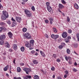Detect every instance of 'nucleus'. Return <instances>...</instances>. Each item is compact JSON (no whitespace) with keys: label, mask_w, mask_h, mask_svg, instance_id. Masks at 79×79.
<instances>
[{"label":"nucleus","mask_w":79,"mask_h":79,"mask_svg":"<svg viewBox=\"0 0 79 79\" xmlns=\"http://www.w3.org/2000/svg\"><path fill=\"white\" fill-rule=\"evenodd\" d=\"M11 20H12V21L13 23H15V22L16 23V20H15V19H13V18L12 17V19Z\"/></svg>","instance_id":"2f4dec72"},{"label":"nucleus","mask_w":79,"mask_h":79,"mask_svg":"<svg viewBox=\"0 0 79 79\" xmlns=\"http://www.w3.org/2000/svg\"><path fill=\"white\" fill-rule=\"evenodd\" d=\"M65 58L66 61H68V56H66L65 57Z\"/></svg>","instance_id":"de8ad7c7"},{"label":"nucleus","mask_w":79,"mask_h":79,"mask_svg":"<svg viewBox=\"0 0 79 79\" xmlns=\"http://www.w3.org/2000/svg\"><path fill=\"white\" fill-rule=\"evenodd\" d=\"M23 71H25V72H26V74H29V72L32 71L30 69L27 68H24V69H23Z\"/></svg>","instance_id":"20e7f679"},{"label":"nucleus","mask_w":79,"mask_h":79,"mask_svg":"<svg viewBox=\"0 0 79 79\" xmlns=\"http://www.w3.org/2000/svg\"><path fill=\"white\" fill-rule=\"evenodd\" d=\"M3 31V27H0V32H2Z\"/></svg>","instance_id":"4c0bfd02"},{"label":"nucleus","mask_w":79,"mask_h":79,"mask_svg":"<svg viewBox=\"0 0 79 79\" xmlns=\"http://www.w3.org/2000/svg\"><path fill=\"white\" fill-rule=\"evenodd\" d=\"M68 33H69V34H71L72 33V30L71 29L68 30Z\"/></svg>","instance_id":"393cba45"},{"label":"nucleus","mask_w":79,"mask_h":79,"mask_svg":"<svg viewBox=\"0 0 79 79\" xmlns=\"http://www.w3.org/2000/svg\"><path fill=\"white\" fill-rule=\"evenodd\" d=\"M77 41H78V42L79 41V33H77Z\"/></svg>","instance_id":"a878e982"},{"label":"nucleus","mask_w":79,"mask_h":79,"mask_svg":"<svg viewBox=\"0 0 79 79\" xmlns=\"http://www.w3.org/2000/svg\"><path fill=\"white\" fill-rule=\"evenodd\" d=\"M31 53H32V54H34V53H35V51L34 50L32 51H31Z\"/></svg>","instance_id":"4d7b16f0"},{"label":"nucleus","mask_w":79,"mask_h":79,"mask_svg":"<svg viewBox=\"0 0 79 79\" xmlns=\"http://www.w3.org/2000/svg\"><path fill=\"white\" fill-rule=\"evenodd\" d=\"M25 45L27 47V48L31 47V44H30L27 41H26L25 42Z\"/></svg>","instance_id":"6e6552de"},{"label":"nucleus","mask_w":79,"mask_h":79,"mask_svg":"<svg viewBox=\"0 0 79 79\" xmlns=\"http://www.w3.org/2000/svg\"><path fill=\"white\" fill-rule=\"evenodd\" d=\"M55 35L54 34H52L51 35V37L52 39H55Z\"/></svg>","instance_id":"a19ab883"},{"label":"nucleus","mask_w":79,"mask_h":79,"mask_svg":"<svg viewBox=\"0 0 79 79\" xmlns=\"http://www.w3.org/2000/svg\"><path fill=\"white\" fill-rule=\"evenodd\" d=\"M34 41L33 40H31L30 42V44H34Z\"/></svg>","instance_id":"72a5a7b5"},{"label":"nucleus","mask_w":79,"mask_h":79,"mask_svg":"<svg viewBox=\"0 0 79 79\" xmlns=\"http://www.w3.org/2000/svg\"><path fill=\"white\" fill-rule=\"evenodd\" d=\"M69 39L68 38H66L65 40V42L66 43H68L69 42Z\"/></svg>","instance_id":"c9c22d12"},{"label":"nucleus","mask_w":79,"mask_h":79,"mask_svg":"<svg viewBox=\"0 0 79 79\" xmlns=\"http://www.w3.org/2000/svg\"><path fill=\"white\" fill-rule=\"evenodd\" d=\"M68 39H71V36H69L68 37Z\"/></svg>","instance_id":"0e129e2a"},{"label":"nucleus","mask_w":79,"mask_h":79,"mask_svg":"<svg viewBox=\"0 0 79 79\" xmlns=\"http://www.w3.org/2000/svg\"><path fill=\"white\" fill-rule=\"evenodd\" d=\"M15 20H16L18 23H21L22 19L21 18L19 17H15Z\"/></svg>","instance_id":"0eeeda50"},{"label":"nucleus","mask_w":79,"mask_h":79,"mask_svg":"<svg viewBox=\"0 0 79 79\" xmlns=\"http://www.w3.org/2000/svg\"><path fill=\"white\" fill-rule=\"evenodd\" d=\"M21 71V68H20V67H18L17 68V72L18 73H20Z\"/></svg>","instance_id":"a211bd4d"},{"label":"nucleus","mask_w":79,"mask_h":79,"mask_svg":"<svg viewBox=\"0 0 79 79\" xmlns=\"http://www.w3.org/2000/svg\"><path fill=\"white\" fill-rule=\"evenodd\" d=\"M25 37L27 38V39H30L31 37V35L29 33H27L25 34Z\"/></svg>","instance_id":"39448f33"},{"label":"nucleus","mask_w":79,"mask_h":79,"mask_svg":"<svg viewBox=\"0 0 79 79\" xmlns=\"http://www.w3.org/2000/svg\"><path fill=\"white\" fill-rule=\"evenodd\" d=\"M65 73H66L65 74L69 75L68 74V71L67 70L65 71Z\"/></svg>","instance_id":"8fccbe9b"},{"label":"nucleus","mask_w":79,"mask_h":79,"mask_svg":"<svg viewBox=\"0 0 79 79\" xmlns=\"http://www.w3.org/2000/svg\"><path fill=\"white\" fill-rule=\"evenodd\" d=\"M14 79H21L20 77H19L17 78L16 77H14Z\"/></svg>","instance_id":"49530a36"},{"label":"nucleus","mask_w":79,"mask_h":79,"mask_svg":"<svg viewBox=\"0 0 79 79\" xmlns=\"http://www.w3.org/2000/svg\"><path fill=\"white\" fill-rule=\"evenodd\" d=\"M53 31L54 32H57V30H56V29L55 28H53Z\"/></svg>","instance_id":"c756f323"},{"label":"nucleus","mask_w":79,"mask_h":79,"mask_svg":"<svg viewBox=\"0 0 79 79\" xmlns=\"http://www.w3.org/2000/svg\"><path fill=\"white\" fill-rule=\"evenodd\" d=\"M6 31V28L5 27H3V31Z\"/></svg>","instance_id":"58836bf2"},{"label":"nucleus","mask_w":79,"mask_h":79,"mask_svg":"<svg viewBox=\"0 0 79 79\" xmlns=\"http://www.w3.org/2000/svg\"><path fill=\"white\" fill-rule=\"evenodd\" d=\"M3 9V6H2V5L0 3V9Z\"/></svg>","instance_id":"3c124183"},{"label":"nucleus","mask_w":79,"mask_h":79,"mask_svg":"<svg viewBox=\"0 0 79 79\" xmlns=\"http://www.w3.org/2000/svg\"><path fill=\"white\" fill-rule=\"evenodd\" d=\"M73 71L74 72H76L77 71V70L75 69V68H73Z\"/></svg>","instance_id":"864d4df0"},{"label":"nucleus","mask_w":79,"mask_h":79,"mask_svg":"<svg viewBox=\"0 0 79 79\" xmlns=\"http://www.w3.org/2000/svg\"><path fill=\"white\" fill-rule=\"evenodd\" d=\"M46 4L47 5V6H50V3L48 2L46 3Z\"/></svg>","instance_id":"e433bc0d"},{"label":"nucleus","mask_w":79,"mask_h":79,"mask_svg":"<svg viewBox=\"0 0 79 79\" xmlns=\"http://www.w3.org/2000/svg\"><path fill=\"white\" fill-rule=\"evenodd\" d=\"M31 23L32 24L31 26H32L33 27H34V22L33 21Z\"/></svg>","instance_id":"69168bd1"},{"label":"nucleus","mask_w":79,"mask_h":79,"mask_svg":"<svg viewBox=\"0 0 79 79\" xmlns=\"http://www.w3.org/2000/svg\"><path fill=\"white\" fill-rule=\"evenodd\" d=\"M7 23L8 24H11V21H10V20H7L6 21Z\"/></svg>","instance_id":"f704fd0d"},{"label":"nucleus","mask_w":79,"mask_h":79,"mask_svg":"<svg viewBox=\"0 0 79 79\" xmlns=\"http://www.w3.org/2000/svg\"><path fill=\"white\" fill-rule=\"evenodd\" d=\"M26 77L28 79H31V76L30 75H27L26 76Z\"/></svg>","instance_id":"bb28decb"},{"label":"nucleus","mask_w":79,"mask_h":79,"mask_svg":"<svg viewBox=\"0 0 79 79\" xmlns=\"http://www.w3.org/2000/svg\"><path fill=\"white\" fill-rule=\"evenodd\" d=\"M68 75L67 74H65V75L64 76V78H66L67 77V76H68Z\"/></svg>","instance_id":"5fc2aeb1"},{"label":"nucleus","mask_w":79,"mask_h":79,"mask_svg":"<svg viewBox=\"0 0 79 79\" xmlns=\"http://www.w3.org/2000/svg\"><path fill=\"white\" fill-rule=\"evenodd\" d=\"M62 36L63 38H66L68 36V33L66 32H64L62 34Z\"/></svg>","instance_id":"423d86ee"},{"label":"nucleus","mask_w":79,"mask_h":79,"mask_svg":"<svg viewBox=\"0 0 79 79\" xmlns=\"http://www.w3.org/2000/svg\"><path fill=\"white\" fill-rule=\"evenodd\" d=\"M74 65H75V66H77V64L76 62H75L74 63Z\"/></svg>","instance_id":"e2e57ef3"},{"label":"nucleus","mask_w":79,"mask_h":79,"mask_svg":"<svg viewBox=\"0 0 79 79\" xmlns=\"http://www.w3.org/2000/svg\"><path fill=\"white\" fill-rule=\"evenodd\" d=\"M31 9L33 11H34V10H35V7H34V6H32L31 7Z\"/></svg>","instance_id":"79ce46f5"},{"label":"nucleus","mask_w":79,"mask_h":79,"mask_svg":"<svg viewBox=\"0 0 79 79\" xmlns=\"http://www.w3.org/2000/svg\"><path fill=\"white\" fill-rule=\"evenodd\" d=\"M45 23H48V20H45Z\"/></svg>","instance_id":"6e6d98bb"},{"label":"nucleus","mask_w":79,"mask_h":79,"mask_svg":"<svg viewBox=\"0 0 79 79\" xmlns=\"http://www.w3.org/2000/svg\"><path fill=\"white\" fill-rule=\"evenodd\" d=\"M74 6L77 10H78V9H79V6H78V5L77 4L75 3L74 5Z\"/></svg>","instance_id":"f3484780"},{"label":"nucleus","mask_w":79,"mask_h":79,"mask_svg":"<svg viewBox=\"0 0 79 79\" xmlns=\"http://www.w3.org/2000/svg\"><path fill=\"white\" fill-rule=\"evenodd\" d=\"M23 79H28L26 77H23Z\"/></svg>","instance_id":"774afa93"},{"label":"nucleus","mask_w":79,"mask_h":79,"mask_svg":"<svg viewBox=\"0 0 79 79\" xmlns=\"http://www.w3.org/2000/svg\"><path fill=\"white\" fill-rule=\"evenodd\" d=\"M34 79H39V77L37 75H35L34 76Z\"/></svg>","instance_id":"5701e85b"},{"label":"nucleus","mask_w":79,"mask_h":79,"mask_svg":"<svg viewBox=\"0 0 79 79\" xmlns=\"http://www.w3.org/2000/svg\"><path fill=\"white\" fill-rule=\"evenodd\" d=\"M61 45L63 47H64L66 45V44L64 43H61Z\"/></svg>","instance_id":"cd10ccee"},{"label":"nucleus","mask_w":79,"mask_h":79,"mask_svg":"<svg viewBox=\"0 0 79 79\" xmlns=\"http://www.w3.org/2000/svg\"><path fill=\"white\" fill-rule=\"evenodd\" d=\"M16 25V22H13L11 25V27H15Z\"/></svg>","instance_id":"dca6fc26"},{"label":"nucleus","mask_w":79,"mask_h":79,"mask_svg":"<svg viewBox=\"0 0 79 79\" xmlns=\"http://www.w3.org/2000/svg\"><path fill=\"white\" fill-rule=\"evenodd\" d=\"M59 8H60V9H62L63 8H64V6L61 4H59Z\"/></svg>","instance_id":"2eb2a0df"},{"label":"nucleus","mask_w":79,"mask_h":79,"mask_svg":"<svg viewBox=\"0 0 79 79\" xmlns=\"http://www.w3.org/2000/svg\"><path fill=\"white\" fill-rule=\"evenodd\" d=\"M28 0H22V1L23 2H27V1Z\"/></svg>","instance_id":"13d9d810"},{"label":"nucleus","mask_w":79,"mask_h":79,"mask_svg":"<svg viewBox=\"0 0 79 79\" xmlns=\"http://www.w3.org/2000/svg\"><path fill=\"white\" fill-rule=\"evenodd\" d=\"M61 2L63 4H66V2L64 1V0H61Z\"/></svg>","instance_id":"7c9ffc66"},{"label":"nucleus","mask_w":79,"mask_h":79,"mask_svg":"<svg viewBox=\"0 0 79 79\" xmlns=\"http://www.w3.org/2000/svg\"><path fill=\"white\" fill-rule=\"evenodd\" d=\"M20 49L22 52H24V47H22Z\"/></svg>","instance_id":"b1692460"},{"label":"nucleus","mask_w":79,"mask_h":79,"mask_svg":"<svg viewBox=\"0 0 79 79\" xmlns=\"http://www.w3.org/2000/svg\"><path fill=\"white\" fill-rule=\"evenodd\" d=\"M6 39L5 35L3 34L0 36V45H3L4 44V40Z\"/></svg>","instance_id":"f03ea898"},{"label":"nucleus","mask_w":79,"mask_h":79,"mask_svg":"<svg viewBox=\"0 0 79 79\" xmlns=\"http://www.w3.org/2000/svg\"><path fill=\"white\" fill-rule=\"evenodd\" d=\"M66 52L67 54L69 55L70 53H71V51L69 49H67L66 50Z\"/></svg>","instance_id":"6ab92c4d"},{"label":"nucleus","mask_w":79,"mask_h":79,"mask_svg":"<svg viewBox=\"0 0 79 79\" xmlns=\"http://www.w3.org/2000/svg\"><path fill=\"white\" fill-rule=\"evenodd\" d=\"M40 52L42 56H45V54L44 53V52H43L41 51H40Z\"/></svg>","instance_id":"4be33fe9"},{"label":"nucleus","mask_w":79,"mask_h":79,"mask_svg":"<svg viewBox=\"0 0 79 79\" xmlns=\"http://www.w3.org/2000/svg\"><path fill=\"white\" fill-rule=\"evenodd\" d=\"M38 62L37 61V60H34L33 61V63H34V64H38Z\"/></svg>","instance_id":"412c9836"},{"label":"nucleus","mask_w":79,"mask_h":79,"mask_svg":"<svg viewBox=\"0 0 79 79\" xmlns=\"http://www.w3.org/2000/svg\"><path fill=\"white\" fill-rule=\"evenodd\" d=\"M71 57L70 56H68V59L69 60H71Z\"/></svg>","instance_id":"338daca9"},{"label":"nucleus","mask_w":79,"mask_h":79,"mask_svg":"<svg viewBox=\"0 0 79 79\" xmlns=\"http://www.w3.org/2000/svg\"><path fill=\"white\" fill-rule=\"evenodd\" d=\"M18 46H17V45L16 44H14L13 45V49L15 50H16V49H17V47Z\"/></svg>","instance_id":"f8f14e48"},{"label":"nucleus","mask_w":79,"mask_h":79,"mask_svg":"<svg viewBox=\"0 0 79 79\" xmlns=\"http://www.w3.org/2000/svg\"><path fill=\"white\" fill-rule=\"evenodd\" d=\"M0 25L1 26H7V25H6V23H5L1 22L0 23Z\"/></svg>","instance_id":"aec40b11"},{"label":"nucleus","mask_w":79,"mask_h":79,"mask_svg":"<svg viewBox=\"0 0 79 79\" xmlns=\"http://www.w3.org/2000/svg\"><path fill=\"white\" fill-rule=\"evenodd\" d=\"M5 44L6 45V47L7 48H10V44L8 43V42L7 41H6L5 42Z\"/></svg>","instance_id":"9b49d317"},{"label":"nucleus","mask_w":79,"mask_h":79,"mask_svg":"<svg viewBox=\"0 0 79 79\" xmlns=\"http://www.w3.org/2000/svg\"><path fill=\"white\" fill-rule=\"evenodd\" d=\"M8 13L6 11L4 10L2 11V15L1 16L3 20H5L7 18H8Z\"/></svg>","instance_id":"f257e3e1"},{"label":"nucleus","mask_w":79,"mask_h":79,"mask_svg":"<svg viewBox=\"0 0 79 79\" xmlns=\"http://www.w3.org/2000/svg\"><path fill=\"white\" fill-rule=\"evenodd\" d=\"M58 11H59V12H60V13H62V12L61 11L60 9H58Z\"/></svg>","instance_id":"052dcab7"},{"label":"nucleus","mask_w":79,"mask_h":79,"mask_svg":"<svg viewBox=\"0 0 79 79\" xmlns=\"http://www.w3.org/2000/svg\"><path fill=\"white\" fill-rule=\"evenodd\" d=\"M10 39H12L13 37V34L11 32H9L7 33Z\"/></svg>","instance_id":"1a4fd4ad"},{"label":"nucleus","mask_w":79,"mask_h":79,"mask_svg":"<svg viewBox=\"0 0 79 79\" xmlns=\"http://www.w3.org/2000/svg\"><path fill=\"white\" fill-rule=\"evenodd\" d=\"M63 47L61 45H60L59 46V48H60V49H62Z\"/></svg>","instance_id":"c03bdc74"},{"label":"nucleus","mask_w":79,"mask_h":79,"mask_svg":"<svg viewBox=\"0 0 79 79\" xmlns=\"http://www.w3.org/2000/svg\"><path fill=\"white\" fill-rule=\"evenodd\" d=\"M20 64L21 65V66H24V64L23 63H21Z\"/></svg>","instance_id":"680f3d73"},{"label":"nucleus","mask_w":79,"mask_h":79,"mask_svg":"<svg viewBox=\"0 0 79 79\" xmlns=\"http://www.w3.org/2000/svg\"><path fill=\"white\" fill-rule=\"evenodd\" d=\"M78 47L77 44H75L74 45V47L75 48H77Z\"/></svg>","instance_id":"603ef678"},{"label":"nucleus","mask_w":79,"mask_h":79,"mask_svg":"<svg viewBox=\"0 0 79 79\" xmlns=\"http://www.w3.org/2000/svg\"><path fill=\"white\" fill-rule=\"evenodd\" d=\"M56 61L57 62L59 63V62H60V61H61V60H60V59L58 58L56 60Z\"/></svg>","instance_id":"ea45409f"},{"label":"nucleus","mask_w":79,"mask_h":79,"mask_svg":"<svg viewBox=\"0 0 79 79\" xmlns=\"http://www.w3.org/2000/svg\"><path fill=\"white\" fill-rule=\"evenodd\" d=\"M47 8L48 11L50 13L52 11V8L50 6H47Z\"/></svg>","instance_id":"9d476101"},{"label":"nucleus","mask_w":79,"mask_h":79,"mask_svg":"<svg viewBox=\"0 0 79 79\" xmlns=\"http://www.w3.org/2000/svg\"><path fill=\"white\" fill-rule=\"evenodd\" d=\"M54 58H56V55L55 54H53L52 56Z\"/></svg>","instance_id":"bf43d9fd"},{"label":"nucleus","mask_w":79,"mask_h":79,"mask_svg":"<svg viewBox=\"0 0 79 79\" xmlns=\"http://www.w3.org/2000/svg\"><path fill=\"white\" fill-rule=\"evenodd\" d=\"M8 68H9V65H7L4 68V71H6L8 70Z\"/></svg>","instance_id":"ddd939ff"},{"label":"nucleus","mask_w":79,"mask_h":79,"mask_svg":"<svg viewBox=\"0 0 79 79\" xmlns=\"http://www.w3.org/2000/svg\"><path fill=\"white\" fill-rule=\"evenodd\" d=\"M24 12L27 15V16L28 18H30L32 16V13H31L30 11L28 10H24Z\"/></svg>","instance_id":"7ed1b4c3"},{"label":"nucleus","mask_w":79,"mask_h":79,"mask_svg":"<svg viewBox=\"0 0 79 79\" xmlns=\"http://www.w3.org/2000/svg\"><path fill=\"white\" fill-rule=\"evenodd\" d=\"M67 21L68 22H69V21H70V19H69V17H67Z\"/></svg>","instance_id":"37998d69"},{"label":"nucleus","mask_w":79,"mask_h":79,"mask_svg":"<svg viewBox=\"0 0 79 79\" xmlns=\"http://www.w3.org/2000/svg\"><path fill=\"white\" fill-rule=\"evenodd\" d=\"M49 19L50 21V23L51 24L53 23V18H49Z\"/></svg>","instance_id":"4468645a"},{"label":"nucleus","mask_w":79,"mask_h":79,"mask_svg":"<svg viewBox=\"0 0 79 79\" xmlns=\"http://www.w3.org/2000/svg\"><path fill=\"white\" fill-rule=\"evenodd\" d=\"M51 70L52 71H54L55 70V67H52L51 68Z\"/></svg>","instance_id":"a18cd8bd"},{"label":"nucleus","mask_w":79,"mask_h":79,"mask_svg":"<svg viewBox=\"0 0 79 79\" xmlns=\"http://www.w3.org/2000/svg\"><path fill=\"white\" fill-rule=\"evenodd\" d=\"M27 31V29L26 28H23V32H26Z\"/></svg>","instance_id":"473e14b6"},{"label":"nucleus","mask_w":79,"mask_h":79,"mask_svg":"<svg viewBox=\"0 0 79 79\" xmlns=\"http://www.w3.org/2000/svg\"><path fill=\"white\" fill-rule=\"evenodd\" d=\"M9 52H12L13 51L12 49L10 48L9 49Z\"/></svg>","instance_id":"09e8293b"},{"label":"nucleus","mask_w":79,"mask_h":79,"mask_svg":"<svg viewBox=\"0 0 79 79\" xmlns=\"http://www.w3.org/2000/svg\"><path fill=\"white\" fill-rule=\"evenodd\" d=\"M59 37V35H55L54 37V39H57V38H58V37Z\"/></svg>","instance_id":"c85d7f7f"}]
</instances>
